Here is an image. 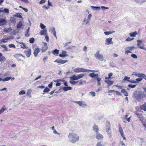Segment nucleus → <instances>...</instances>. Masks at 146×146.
<instances>
[{"label": "nucleus", "mask_w": 146, "mask_h": 146, "mask_svg": "<svg viewBox=\"0 0 146 146\" xmlns=\"http://www.w3.org/2000/svg\"><path fill=\"white\" fill-rule=\"evenodd\" d=\"M84 76V74H80L77 76H76L75 75H73L72 76L70 77L71 80L69 82L71 84L75 85L78 83L79 82V81H75L74 80H76L81 78Z\"/></svg>", "instance_id": "f257e3e1"}, {"label": "nucleus", "mask_w": 146, "mask_h": 146, "mask_svg": "<svg viewBox=\"0 0 146 146\" xmlns=\"http://www.w3.org/2000/svg\"><path fill=\"white\" fill-rule=\"evenodd\" d=\"M68 137L70 141L72 143L77 142L79 139L78 136L73 133H70L68 135Z\"/></svg>", "instance_id": "f03ea898"}, {"label": "nucleus", "mask_w": 146, "mask_h": 146, "mask_svg": "<svg viewBox=\"0 0 146 146\" xmlns=\"http://www.w3.org/2000/svg\"><path fill=\"white\" fill-rule=\"evenodd\" d=\"M134 97L138 101H140L143 97L141 92L139 91H135L133 93Z\"/></svg>", "instance_id": "7ed1b4c3"}, {"label": "nucleus", "mask_w": 146, "mask_h": 146, "mask_svg": "<svg viewBox=\"0 0 146 146\" xmlns=\"http://www.w3.org/2000/svg\"><path fill=\"white\" fill-rule=\"evenodd\" d=\"M74 72H96V71L84 69L83 68H77L74 69Z\"/></svg>", "instance_id": "20e7f679"}, {"label": "nucleus", "mask_w": 146, "mask_h": 146, "mask_svg": "<svg viewBox=\"0 0 146 146\" xmlns=\"http://www.w3.org/2000/svg\"><path fill=\"white\" fill-rule=\"evenodd\" d=\"M135 48V47L134 46H128L126 47L125 48V54L128 55L129 53H132V51Z\"/></svg>", "instance_id": "39448f33"}, {"label": "nucleus", "mask_w": 146, "mask_h": 146, "mask_svg": "<svg viewBox=\"0 0 146 146\" xmlns=\"http://www.w3.org/2000/svg\"><path fill=\"white\" fill-rule=\"evenodd\" d=\"M95 58L98 60H99L101 61H103L104 60V58L102 54H100L99 51H98L95 54Z\"/></svg>", "instance_id": "423d86ee"}, {"label": "nucleus", "mask_w": 146, "mask_h": 146, "mask_svg": "<svg viewBox=\"0 0 146 146\" xmlns=\"http://www.w3.org/2000/svg\"><path fill=\"white\" fill-rule=\"evenodd\" d=\"M71 42V41L70 40L69 41L66 42L65 44H64V47L65 48L66 50H71L74 47L72 46H68V44L70 43Z\"/></svg>", "instance_id": "0eeeda50"}, {"label": "nucleus", "mask_w": 146, "mask_h": 146, "mask_svg": "<svg viewBox=\"0 0 146 146\" xmlns=\"http://www.w3.org/2000/svg\"><path fill=\"white\" fill-rule=\"evenodd\" d=\"M44 45L42 46L41 48V51L42 52H45L48 49V46L47 45L46 43L43 42Z\"/></svg>", "instance_id": "6e6552de"}, {"label": "nucleus", "mask_w": 146, "mask_h": 146, "mask_svg": "<svg viewBox=\"0 0 146 146\" xmlns=\"http://www.w3.org/2000/svg\"><path fill=\"white\" fill-rule=\"evenodd\" d=\"M110 79H105V82L108 84V87L111 86L113 83L114 82L109 80Z\"/></svg>", "instance_id": "1a4fd4ad"}, {"label": "nucleus", "mask_w": 146, "mask_h": 146, "mask_svg": "<svg viewBox=\"0 0 146 146\" xmlns=\"http://www.w3.org/2000/svg\"><path fill=\"white\" fill-rule=\"evenodd\" d=\"M68 61V60H62L60 59H57L54 62L58 63L63 64L67 62Z\"/></svg>", "instance_id": "9d476101"}, {"label": "nucleus", "mask_w": 146, "mask_h": 146, "mask_svg": "<svg viewBox=\"0 0 146 146\" xmlns=\"http://www.w3.org/2000/svg\"><path fill=\"white\" fill-rule=\"evenodd\" d=\"M49 32L52 33H53L55 36H56V34L54 27H52L50 28Z\"/></svg>", "instance_id": "9b49d317"}, {"label": "nucleus", "mask_w": 146, "mask_h": 146, "mask_svg": "<svg viewBox=\"0 0 146 146\" xmlns=\"http://www.w3.org/2000/svg\"><path fill=\"white\" fill-rule=\"evenodd\" d=\"M31 51L30 48L28 49L27 50L24 51V53L28 57H29L31 54Z\"/></svg>", "instance_id": "f8f14e48"}, {"label": "nucleus", "mask_w": 146, "mask_h": 146, "mask_svg": "<svg viewBox=\"0 0 146 146\" xmlns=\"http://www.w3.org/2000/svg\"><path fill=\"white\" fill-rule=\"evenodd\" d=\"M138 42L137 45L139 46V47L141 49H144V44L142 41L140 40H137Z\"/></svg>", "instance_id": "ddd939ff"}, {"label": "nucleus", "mask_w": 146, "mask_h": 146, "mask_svg": "<svg viewBox=\"0 0 146 146\" xmlns=\"http://www.w3.org/2000/svg\"><path fill=\"white\" fill-rule=\"evenodd\" d=\"M40 49L39 48H36L34 51L33 54L35 57L37 56L38 54L40 51Z\"/></svg>", "instance_id": "4468645a"}, {"label": "nucleus", "mask_w": 146, "mask_h": 146, "mask_svg": "<svg viewBox=\"0 0 146 146\" xmlns=\"http://www.w3.org/2000/svg\"><path fill=\"white\" fill-rule=\"evenodd\" d=\"M129 79L130 77H129L127 76H126L125 77L123 80H127V81H128V82H130L134 83H136L137 82L136 81H135L134 80H128Z\"/></svg>", "instance_id": "2eb2a0df"}, {"label": "nucleus", "mask_w": 146, "mask_h": 146, "mask_svg": "<svg viewBox=\"0 0 146 146\" xmlns=\"http://www.w3.org/2000/svg\"><path fill=\"white\" fill-rule=\"evenodd\" d=\"M14 56L16 58L18 61H20L21 60L19 58V57L20 56L25 57L22 54H16L14 55Z\"/></svg>", "instance_id": "dca6fc26"}, {"label": "nucleus", "mask_w": 146, "mask_h": 146, "mask_svg": "<svg viewBox=\"0 0 146 146\" xmlns=\"http://www.w3.org/2000/svg\"><path fill=\"white\" fill-rule=\"evenodd\" d=\"M93 129L94 131L96 133L98 132L99 129L98 125L94 124L93 127Z\"/></svg>", "instance_id": "f3484780"}, {"label": "nucleus", "mask_w": 146, "mask_h": 146, "mask_svg": "<svg viewBox=\"0 0 146 146\" xmlns=\"http://www.w3.org/2000/svg\"><path fill=\"white\" fill-rule=\"evenodd\" d=\"M97 134L96 136V138L98 140H100L103 138V136L101 134L98 133H96Z\"/></svg>", "instance_id": "a211bd4d"}, {"label": "nucleus", "mask_w": 146, "mask_h": 146, "mask_svg": "<svg viewBox=\"0 0 146 146\" xmlns=\"http://www.w3.org/2000/svg\"><path fill=\"white\" fill-rule=\"evenodd\" d=\"M66 52V51L63 50L62 51V54L59 55L60 57H63L68 56Z\"/></svg>", "instance_id": "6ab92c4d"}, {"label": "nucleus", "mask_w": 146, "mask_h": 146, "mask_svg": "<svg viewBox=\"0 0 146 146\" xmlns=\"http://www.w3.org/2000/svg\"><path fill=\"white\" fill-rule=\"evenodd\" d=\"M112 38H109L107 39L106 40L105 44L107 45H109L110 44H112L113 42L112 41Z\"/></svg>", "instance_id": "aec40b11"}, {"label": "nucleus", "mask_w": 146, "mask_h": 146, "mask_svg": "<svg viewBox=\"0 0 146 146\" xmlns=\"http://www.w3.org/2000/svg\"><path fill=\"white\" fill-rule=\"evenodd\" d=\"M7 22V21L3 19H0V25L2 26L5 24Z\"/></svg>", "instance_id": "412c9836"}, {"label": "nucleus", "mask_w": 146, "mask_h": 146, "mask_svg": "<svg viewBox=\"0 0 146 146\" xmlns=\"http://www.w3.org/2000/svg\"><path fill=\"white\" fill-rule=\"evenodd\" d=\"M76 103L80 106L84 107L86 106V104H83V102L82 101L76 102Z\"/></svg>", "instance_id": "4be33fe9"}, {"label": "nucleus", "mask_w": 146, "mask_h": 146, "mask_svg": "<svg viewBox=\"0 0 146 146\" xmlns=\"http://www.w3.org/2000/svg\"><path fill=\"white\" fill-rule=\"evenodd\" d=\"M18 43L20 44V46L23 49H25L27 48V46L25 44L23 43L21 41L18 42Z\"/></svg>", "instance_id": "5701e85b"}, {"label": "nucleus", "mask_w": 146, "mask_h": 146, "mask_svg": "<svg viewBox=\"0 0 146 146\" xmlns=\"http://www.w3.org/2000/svg\"><path fill=\"white\" fill-rule=\"evenodd\" d=\"M134 1L140 4H142L144 2H146V0H133Z\"/></svg>", "instance_id": "b1692460"}, {"label": "nucleus", "mask_w": 146, "mask_h": 146, "mask_svg": "<svg viewBox=\"0 0 146 146\" xmlns=\"http://www.w3.org/2000/svg\"><path fill=\"white\" fill-rule=\"evenodd\" d=\"M138 34V32L137 31L132 32L129 33L130 36H136Z\"/></svg>", "instance_id": "393cba45"}, {"label": "nucleus", "mask_w": 146, "mask_h": 146, "mask_svg": "<svg viewBox=\"0 0 146 146\" xmlns=\"http://www.w3.org/2000/svg\"><path fill=\"white\" fill-rule=\"evenodd\" d=\"M47 29H45L41 30L40 33V34L41 35H43L46 34Z\"/></svg>", "instance_id": "a878e982"}, {"label": "nucleus", "mask_w": 146, "mask_h": 146, "mask_svg": "<svg viewBox=\"0 0 146 146\" xmlns=\"http://www.w3.org/2000/svg\"><path fill=\"white\" fill-rule=\"evenodd\" d=\"M12 39V38H7L6 39H3L0 42V43H5L7 42L10 39Z\"/></svg>", "instance_id": "bb28decb"}, {"label": "nucleus", "mask_w": 146, "mask_h": 146, "mask_svg": "<svg viewBox=\"0 0 146 146\" xmlns=\"http://www.w3.org/2000/svg\"><path fill=\"white\" fill-rule=\"evenodd\" d=\"M121 92L122 93H123L124 95L125 96H128V93L127 92L126 90L125 89H122Z\"/></svg>", "instance_id": "cd10ccee"}, {"label": "nucleus", "mask_w": 146, "mask_h": 146, "mask_svg": "<svg viewBox=\"0 0 146 146\" xmlns=\"http://www.w3.org/2000/svg\"><path fill=\"white\" fill-rule=\"evenodd\" d=\"M6 60L5 58L3 56L2 54L0 52V61H5Z\"/></svg>", "instance_id": "c85d7f7f"}, {"label": "nucleus", "mask_w": 146, "mask_h": 146, "mask_svg": "<svg viewBox=\"0 0 146 146\" xmlns=\"http://www.w3.org/2000/svg\"><path fill=\"white\" fill-rule=\"evenodd\" d=\"M140 109L141 110L146 111V102L141 106Z\"/></svg>", "instance_id": "c756f323"}, {"label": "nucleus", "mask_w": 146, "mask_h": 146, "mask_svg": "<svg viewBox=\"0 0 146 146\" xmlns=\"http://www.w3.org/2000/svg\"><path fill=\"white\" fill-rule=\"evenodd\" d=\"M115 32V31H109L105 32H104V33L106 35L108 36L110 34L114 33Z\"/></svg>", "instance_id": "7c9ffc66"}, {"label": "nucleus", "mask_w": 146, "mask_h": 146, "mask_svg": "<svg viewBox=\"0 0 146 146\" xmlns=\"http://www.w3.org/2000/svg\"><path fill=\"white\" fill-rule=\"evenodd\" d=\"M23 26V23L22 21L19 22L17 25V27L18 29H20Z\"/></svg>", "instance_id": "2f4dec72"}, {"label": "nucleus", "mask_w": 146, "mask_h": 146, "mask_svg": "<svg viewBox=\"0 0 146 146\" xmlns=\"http://www.w3.org/2000/svg\"><path fill=\"white\" fill-rule=\"evenodd\" d=\"M7 109V108L5 106H3L0 110V114L2 113L5 110H6Z\"/></svg>", "instance_id": "473e14b6"}, {"label": "nucleus", "mask_w": 146, "mask_h": 146, "mask_svg": "<svg viewBox=\"0 0 146 146\" xmlns=\"http://www.w3.org/2000/svg\"><path fill=\"white\" fill-rule=\"evenodd\" d=\"M89 76L92 78H93L95 76L98 77V74H95L94 72H92L90 74Z\"/></svg>", "instance_id": "72a5a7b5"}, {"label": "nucleus", "mask_w": 146, "mask_h": 146, "mask_svg": "<svg viewBox=\"0 0 146 146\" xmlns=\"http://www.w3.org/2000/svg\"><path fill=\"white\" fill-rule=\"evenodd\" d=\"M31 90L30 89L28 90L27 91V96L29 98H31Z\"/></svg>", "instance_id": "f704fd0d"}, {"label": "nucleus", "mask_w": 146, "mask_h": 146, "mask_svg": "<svg viewBox=\"0 0 146 146\" xmlns=\"http://www.w3.org/2000/svg\"><path fill=\"white\" fill-rule=\"evenodd\" d=\"M59 51L58 50L55 49L52 51V53L54 55H58L59 54Z\"/></svg>", "instance_id": "c9c22d12"}, {"label": "nucleus", "mask_w": 146, "mask_h": 146, "mask_svg": "<svg viewBox=\"0 0 146 146\" xmlns=\"http://www.w3.org/2000/svg\"><path fill=\"white\" fill-rule=\"evenodd\" d=\"M72 89V88L70 87H64L63 89L64 91H67L68 90H71Z\"/></svg>", "instance_id": "e433bc0d"}, {"label": "nucleus", "mask_w": 146, "mask_h": 146, "mask_svg": "<svg viewBox=\"0 0 146 146\" xmlns=\"http://www.w3.org/2000/svg\"><path fill=\"white\" fill-rule=\"evenodd\" d=\"M11 78V76L5 78L3 79L2 81L3 82L7 81L10 80Z\"/></svg>", "instance_id": "4c0bfd02"}, {"label": "nucleus", "mask_w": 146, "mask_h": 146, "mask_svg": "<svg viewBox=\"0 0 146 146\" xmlns=\"http://www.w3.org/2000/svg\"><path fill=\"white\" fill-rule=\"evenodd\" d=\"M119 132L120 133L121 135H123V129L122 127L120 126L119 127Z\"/></svg>", "instance_id": "58836bf2"}, {"label": "nucleus", "mask_w": 146, "mask_h": 146, "mask_svg": "<svg viewBox=\"0 0 146 146\" xmlns=\"http://www.w3.org/2000/svg\"><path fill=\"white\" fill-rule=\"evenodd\" d=\"M135 75L138 77H144L145 76V75L144 74H135Z\"/></svg>", "instance_id": "ea45409f"}, {"label": "nucleus", "mask_w": 146, "mask_h": 146, "mask_svg": "<svg viewBox=\"0 0 146 146\" xmlns=\"http://www.w3.org/2000/svg\"><path fill=\"white\" fill-rule=\"evenodd\" d=\"M112 75H113V73H111V72L109 73L108 74V77H105V79L111 78H112L111 77L112 76Z\"/></svg>", "instance_id": "a19ab883"}, {"label": "nucleus", "mask_w": 146, "mask_h": 146, "mask_svg": "<svg viewBox=\"0 0 146 146\" xmlns=\"http://www.w3.org/2000/svg\"><path fill=\"white\" fill-rule=\"evenodd\" d=\"M40 26L42 29H43V30L45 29V28H46V27L43 24L40 23Z\"/></svg>", "instance_id": "79ce46f5"}, {"label": "nucleus", "mask_w": 146, "mask_h": 146, "mask_svg": "<svg viewBox=\"0 0 146 146\" xmlns=\"http://www.w3.org/2000/svg\"><path fill=\"white\" fill-rule=\"evenodd\" d=\"M54 82H65V81L64 80H63L62 79H58L56 80H54Z\"/></svg>", "instance_id": "37998d69"}, {"label": "nucleus", "mask_w": 146, "mask_h": 146, "mask_svg": "<svg viewBox=\"0 0 146 146\" xmlns=\"http://www.w3.org/2000/svg\"><path fill=\"white\" fill-rule=\"evenodd\" d=\"M91 7L95 10H100V7L92 6Z\"/></svg>", "instance_id": "c03bdc74"}, {"label": "nucleus", "mask_w": 146, "mask_h": 146, "mask_svg": "<svg viewBox=\"0 0 146 146\" xmlns=\"http://www.w3.org/2000/svg\"><path fill=\"white\" fill-rule=\"evenodd\" d=\"M50 91V89L48 88L47 87H46L43 90V92L44 93H48Z\"/></svg>", "instance_id": "a18cd8bd"}, {"label": "nucleus", "mask_w": 146, "mask_h": 146, "mask_svg": "<svg viewBox=\"0 0 146 146\" xmlns=\"http://www.w3.org/2000/svg\"><path fill=\"white\" fill-rule=\"evenodd\" d=\"M1 46L4 49V50L5 51H8V49L7 48L6 45L5 44H3L1 45Z\"/></svg>", "instance_id": "49530a36"}, {"label": "nucleus", "mask_w": 146, "mask_h": 146, "mask_svg": "<svg viewBox=\"0 0 146 146\" xmlns=\"http://www.w3.org/2000/svg\"><path fill=\"white\" fill-rule=\"evenodd\" d=\"M96 146H105L101 142H98L96 145Z\"/></svg>", "instance_id": "de8ad7c7"}, {"label": "nucleus", "mask_w": 146, "mask_h": 146, "mask_svg": "<svg viewBox=\"0 0 146 146\" xmlns=\"http://www.w3.org/2000/svg\"><path fill=\"white\" fill-rule=\"evenodd\" d=\"M30 42L31 43H33L35 42V39L33 38H31L29 40Z\"/></svg>", "instance_id": "09e8293b"}, {"label": "nucleus", "mask_w": 146, "mask_h": 146, "mask_svg": "<svg viewBox=\"0 0 146 146\" xmlns=\"http://www.w3.org/2000/svg\"><path fill=\"white\" fill-rule=\"evenodd\" d=\"M14 16L15 17L19 18H22V16L19 13H17L15 15H14Z\"/></svg>", "instance_id": "8fccbe9b"}, {"label": "nucleus", "mask_w": 146, "mask_h": 146, "mask_svg": "<svg viewBox=\"0 0 146 146\" xmlns=\"http://www.w3.org/2000/svg\"><path fill=\"white\" fill-rule=\"evenodd\" d=\"M131 56L132 58L135 59L137 58V56L136 54H132L131 55Z\"/></svg>", "instance_id": "3c124183"}, {"label": "nucleus", "mask_w": 146, "mask_h": 146, "mask_svg": "<svg viewBox=\"0 0 146 146\" xmlns=\"http://www.w3.org/2000/svg\"><path fill=\"white\" fill-rule=\"evenodd\" d=\"M25 94V91L23 90H22L19 93V94L20 95L24 94Z\"/></svg>", "instance_id": "603ef678"}, {"label": "nucleus", "mask_w": 146, "mask_h": 146, "mask_svg": "<svg viewBox=\"0 0 146 146\" xmlns=\"http://www.w3.org/2000/svg\"><path fill=\"white\" fill-rule=\"evenodd\" d=\"M3 11L6 13H8L9 12V9L7 8H5L3 10Z\"/></svg>", "instance_id": "864d4df0"}, {"label": "nucleus", "mask_w": 146, "mask_h": 146, "mask_svg": "<svg viewBox=\"0 0 146 146\" xmlns=\"http://www.w3.org/2000/svg\"><path fill=\"white\" fill-rule=\"evenodd\" d=\"M9 46L10 48H15V46L13 44H10L9 45Z\"/></svg>", "instance_id": "5fc2aeb1"}, {"label": "nucleus", "mask_w": 146, "mask_h": 146, "mask_svg": "<svg viewBox=\"0 0 146 146\" xmlns=\"http://www.w3.org/2000/svg\"><path fill=\"white\" fill-rule=\"evenodd\" d=\"M136 86V85H128V86L130 88H135Z\"/></svg>", "instance_id": "6e6d98bb"}, {"label": "nucleus", "mask_w": 146, "mask_h": 146, "mask_svg": "<svg viewBox=\"0 0 146 146\" xmlns=\"http://www.w3.org/2000/svg\"><path fill=\"white\" fill-rule=\"evenodd\" d=\"M22 1H23L26 3H29V2L28 0H20Z\"/></svg>", "instance_id": "4d7b16f0"}, {"label": "nucleus", "mask_w": 146, "mask_h": 146, "mask_svg": "<svg viewBox=\"0 0 146 146\" xmlns=\"http://www.w3.org/2000/svg\"><path fill=\"white\" fill-rule=\"evenodd\" d=\"M115 92H116V94L117 95L121 96V93L119 92L116 91Z\"/></svg>", "instance_id": "13d9d810"}, {"label": "nucleus", "mask_w": 146, "mask_h": 146, "mask_svg": "<svg viewBox=\"0 0 146 146\" xmlns=\"http://www.w3.org/2000/svg\"><path fill=\"white\" fill-rule=\"evenodd\" d=\"M29 29H30V27H29L28 28V29L27 30V34H25V36H29V35L28 34V32H29Z\"/></svg>", "instance_id": "bf43d9fd"}, {"label": "nucleus", "mask_w": 146, "mask_h": 146, "mask_svg": "<svg viewBox=\"0 0 146 146\" xmlns=\"http://www.w3.org/2000/svg\"><path fill=\"white\" fill-rule=\"evenodd\" d=\"M46 0H41L40 2V3L41 4L45 3L46 1Z\"/></svg>", "instance_id": "052dcab7"}, {"label": "nucleus", "mask_w": 146, "mask_h": 146, "mask_svg": "<svg viewBox=\"0 0 146 146\" xmlns=\"http://www.w3.org/2000/svg\"><path fill=\"white\" fill-rule=\"evenodd\" d=\"M142 80V78H138L136 79V81H137L138 82H140V81H141V80Z\"/></svg>", "instance_id": "680f3d73"}, {"label": "nucleus", "mask_w": 146, "mask_h": 146, "mask_svg": "<svg viewBox=\"0 0 146 146\" xmlns=\"http://www.w3.org/2000/svg\"><path fill=\"white\" fill-rule=\"evenodd\" d=\"M90 94L93 96H95V93L94 92H90Z\"/></svg>", "instance_id": "e2e57ef3"}, {"label": "nucleus", "mask_w": 146, "mask_h": 146, "mask_svg": "<svg viewBox=\"0 0 146 146\" xmlns=\"http://www.w3.org/2000/svg\"><path fill=\"white\" fill-rule=\"evenodd\" d=\"M79 85L80 86L82 85L83 84V82L82 80H80L79 81Z\"/></svg>", "instance_id": "0e129e2a"}, {"label": "nucleus", "mask_w": 146, "mask_h": 146, "mask_svg": "<svg viewBox=\"0 0 146 146\" xmlns=\"http://www.w3.org/2000/svg\"><path fill=\"white\" fill-rule=\"evenodd\" d=\"M48 59V57L47 56L45 57L44 58H43V61L44 62H45L46 60Z\"/></svg>", "instance_id": "69168bd1"}, {"label": "nucleus", "mask_w": 146, "mask_h": 146, "mask_svg": "<svg viewBox=\"0 0 146 146\" xmlns=\"http://www.w3.org/2000/svg\"><path fill=\"white\" fill-rule=\"evenodd\" d=\"M92 15L91 14H90L88 16V19L89 20H90V18L92 17Z\"/></svg>", "instance_id": "338daca9"}, {"label": "nucleus", "mask_w": 146, "mask_h": 146, "mask_svg": "<svg viewBox=\"0 0 146 146\" xmlns=\"http://www.w3.org/2000/svg\"><path fill=\"white\" fill-rule=\"evenodd\" d=\"M52 83L51 82L50 84L48 85V86L49 88H52Z\"/></svg>", "instance_id": "774afa93"}]
</instances>
